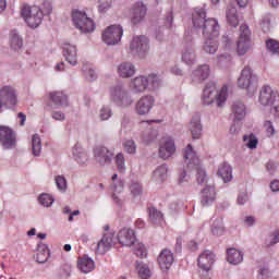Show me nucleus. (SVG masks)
<instances>
[{"label": "nucleus", "instance_id": "f257e3e1", "mask_svg": "<svg viewBox=\"0 0 279 279\" xmlns=\"http://www.w3.org/2000/svg\"><path fill=\"white\" fill-rule=\"evenodd\" d=\"M193 25L196 29H202L204 37L219 38L221 26L215 17L206 19V10L197 8L192 14Z\"/></svg>", "mask_w": 279, "mask_h": 279}, {"label": "nucleus", "instance_id": "f03ea898", "mask_svg": "<svg viewBox=\"0 0 279 279\" xmlns=\"http://www.w3.org/2000/svg\"><path fill=\"white\" fill-rule=\"evenodd\" d=\"M162 86V77L158 74L138 75L131 80L130 88L134 95H141L143 93H151L158 90Z\"/></svg>", "mask_w": 279, "mask_h": 279}, {"label": "nucleus", "instance_id": "7ed1b4c3", "mask_svg": "<svg viewBox=\"0 0 279 279\" xmlns=\"http://www.w3.org/2000/svg\"><path fill=\"white\" fill-rule=\"evenodd\" d=\"M202 101L205 106H213L215 104L217 108H223L228 101V85H223L219 90L217 84L209 82L203 89Z\"/></svg>", "mask_w": 279, "mask_h": 279}, {"label": "nucleus", "instance_id": "20e7f679", "mask_svg": "<svg viewBox=\"0 0 279 279\" xmlns=\"http://www.w3.org/2000/svg\"><path fill=\"white\" fill-rule=\"evenodd\" d=\"M238 86L245 90L250 97L258 90V76L254 74V70L251 66L246 65L242 69L238 78Z\"/></svg>", "mask_w": 279, "mask_h": 279}, {"label": "nucleus", "instance_id": "39448f33", "mask_svg": "<svg viewBox=\"0 0 279 279\" xmlns=\"http://www.w3.org/2000/svg\"><path fill=\"white\" fill-rule=\"evenodd\" d=\"M110 99L119 106V108H130L134 104V98L130 95V90L123 85H114L109 89Z\"/></svg>", "mask_w": 279, "mask_h": 279}, {"label": "nucleus", "instance_id": "423d86ee", "mask_svg": "<svg viewBox=\"0 0 279 279\" xmlns=\"http://www.w3.org/2000/svg\"><path fill=\"white\" fill-rule=\"evenodd\" d=\"M73 25L81 34H90L95 32V22L88 17L85 11L74 10L72 11Z\"/></svg>", "mask_w": 279, "mask_h": 279}, {"label": "nucleus", "instance_id": "0eeeda50", "mask_svg": "<svg viewBox=\"0 0 279 279\" xmlns=\"http://www.w3.org/2000/svg\"><path fill=\"white\" fill-rule=\"evenodd\" d=\"M22 17L32 29H36L43 23V10L38 7L24 5L21 11Z\"/></svg>", "mask_w": 279, "mask_h": 279}, {"label": "nucleus", "instance_id": "6e6552de", "mask_svg": "<svg viewBox=\"0 0 279 279\" xmlns=\"http://www.w3.org/2000/svg\"><path fill=\"white\" fill-rule=\"evenodd\" d=\"M184 158L187 161V165H193V167H196V182L198 184H206L208 180L206 177V170L199 167V158L195 154V150H193V146L191 144H189L185 148Z\"/></svg>", "mask_w": 279, "mask_h": 279}, {"label": "nucleus", "instance_id": "1a4fd4ad", "mask_svg": "<svg viewBox=\"0 0 279 279\" xmlns=\"http://www.w3.org/2000/svg\"><path fill=\"white\" fill-rule=\"evenodd\" d=\"M130 53L145 58L149 53V39L146 36H135L130 44Z\"/></svg>", "mask_w": 279, "mask_h": 279}, {"label": "nucleus", "instance_id": "9d476101", "mask_svg": "<svg viewBox=\"0 0 279 279\" xmlns=\"http://www.w3.org/2000/svg\"><path fill=\"white\" fill-rule=\"evenodd\" d=\"M123 38V27L121 25H110L102 32V41L108 46L119 45Z\"/></svg>", "mask_w": 279, "mask_h": 279}, {"label": "nucleus", "instance_id": "9b49d317", "mask_svg": "<svg viewBox=\"0 0 279 279\" xmlns=\"http://www.w3.org/2000/svg\"><path fill=\"white\" fill-rule=\"evenodd\" d=\"M250 36H252V33L250 32V27L247 25H241L240 37L238 40V56H245V53L250 51L252 47Z\"/></svg>", "mask_w": 279, "mask_h": 279}, {"label": "nucleus", "instance_id": "f8f14e48", "mask_svg": "<svg viewBox=\"0 0 279 279\" xmlns=\"http://www.w3.org/2000/svg\"><path fill=\"white\" fill-rule=\"evenodd\" d=\"M0 101L7 109L14 108L19 104L16 89L10 85L2 86L0 88Z\"/></svg>", "mask_w": 279, "mask_h": 279}, {"label": "nucleus", "instance_id": "ddd939ff", "mask_svg": "<svg viewBox=\"0 0 279 279\" xmlns=\"http://www.w3.org/2000/svg\"><path fill=\"white\" fill-rule=\"evenodd\" d=\"M279 99L278 90H275L269 85H265L259 90V97L258 101L260 106L267 107V106H274Z\"/></svg>", "mask_w": 279, "mask_h": 279}, {"label": "nucleus", "instance_id": "4468645a", "mask_svg": "<svg viewBox=\"0 0 279 279\" xmlns=\"http://www.w3.org/2000/svg\"><path fill=\"white\" fill-rule=\"evenodd\" d=\"M156 104V98L151 95L142 96L135 104V113L138 117H146L148 112H151V108Z\"/></svg>", "mask_w": 279, "mask_h": 279}, {"label": "nucleus", "instance_id": "2eb2a0df", "mask_svg": "<svg viewBox=\"0 0 279 279\" xmlns=\"http://www.w3.org/2000/svg\"><path fill=\"white\" fill-rule=\"evenodd\" d=\"M0 145L4 149H14L16 147V134L9 126L0 125Z\"/></svg>", "mask_w": 279, "mask_h": 279}, {"label": "nucleus", "instance_id": "dca6fc26", "mask_svg": "<svg viewBox=\"0 0 279 279\" xmlns=\"http://www.w3.org/2000/svg\"><path fill=\"white\" fill-rule=\"evenodd\" d=\"M175 154V142L171 137H165L159 145V158L168 160Z\"/></svg>", "mask_w": 279, "mask_h": 279}, {"label": "nucleus", "instance_id": "f3484780", "mask_svg": "<svg viewBox=\"0 0 279 279\" xmlns=\"http://www.w3.org/2000/svg\"><path fill=\"white\" fill-rule=\"evenodd\" d=\"M198 267L205 274H208L215 265V254L210 251H204L197 258Z\"/></svg>", "mask_w": 279, "mask_h": 279}, {"label": "nucleus", "instance_id": "a211bd4d", "mask_svg": "<svg viewBox=\"0 0 279 279\" xmlns=\"http://www.w3.org/2000/svg\"><path fill=\"white\" fill-rule=\"evenodd\" d=\"M147 16V7L143 2H136L131 11V23L138 25Z\"/></svg>", "mask_w": 279, "mask_h": 279}, {"label": "nucleus", "instance_id": "6ab92c4d", "mask_svg": "<svg viewBox=\"0 0 279 279\" xmlns=\"http://www.w3.org/2000/svg\"><path fill=\"white\" fill-rule=\"evenodd\" d=\"M111 182H112L111 191L113 192L112 199H113L114 204H117L118 206H121V204H123V202L121 201L119 195H120V193H123L125 183L123 182V180L119 179L118 174L112 175Z\"/></svg>", "mask_w": 279, "mask_h": 279}, {"label": "nucleus", "instance_id": "aec40b11", "mask_svg": "<svg viewBox=\"0 0 279 279\" xmlns=\"http://www.w3.org/2000/svg\"><path fill=\"white\" fill-rule=\"evenodd\" d=\"M94 156L96 159V162L104 167L105 165H110L112 162V151L107 149L105 146H98L94 150Z\"/></svg>", "mask_w": 279, "mask_h": 279}, {"label": "nucleus", "instance_id": "412c9836", "mask_svg": "<svg viewBox=\"0 0 279 279\" xmlns=\"http://www.w3.org/2000/svg\"><path fill=\"white\" fill-rule=\"evenodd\" d=\"M118 241L120 245H124L125 247H130L136 243V235L134 230L132 229H121L118 233Z\"/></svg>", "mask_w": 279, "mask_h": 279}, {"label": "nucleus", "instance_id": "4be33fe9", "mask_svg": "<svg viewBox=\"0 0 279 279\" xmlns=\"http://www.w3.org/2000/svg\"><path fill=\"white\" fill-rule=\"evenodd\" d=\"M63 58L71 66H77V46L65 43L63 45Z\"/></svg>", "mask_w": 279, "mask_h": 279}, {"label": "nucleus", "instance_id": "5701e85b", "mask_svg": "<svg viewBox=\"0 0 279 279\" xmlns=\"http://www.w3.org/2000/svg\"><path fill=\"white\" fill-rule=\"evenodd\" d=\"M173 253L170 250L165 248L158 256V263L161 271H169L171 265H173Z\"/></svg>", "mask_w": 279, "mask_h": 279}, {"label": "nucleus", "instance_id": "b1692460", "mask_svg": "<svg viewBox=\"0 0 279 279\" xmlns=\"http://www.w3.org/2000/svg\"><path fill=\"white\" fill-rule=\"evenodd\" d=\"M217 199V191L215 186L207 185L201 192V204L202 206H210Z\"/></svg>", "mask_w": 279, "mask_h": 279}, {"label": "nucleus", "instance_id": "393cba45", "mask_svg": "<svg viewBox=\"0 0 279 279\" xmlns=\"http://www.w3.org/2000/svg\"><path fill=\"white\" fill-rule=\"evenodd\" d=\"M114 245L112 233H105L101 240L97 243L95 248L96 254H106Z\"/></svg>", "mask_w": 279, "mask_h": 279}, {"label": "nucleus", "instance_id": "a878e982", "mask_svg": "<svg viewBox=\"0 0 279 279\" xmlns=\"http://www.w3.org/2000/svg\"><path fill=\"white\" fill-rule=\"evenodd\" d=\"M181 60L182 62H184V64H187L189 66L193 65L196 62L197 54L195 53V48L193 47V44H187L183 47Z\"/></svg>", "mask_w": 279, "mask_h": 279}, {"label": "nucleus", "instance_id": "bb28decb", "mask_svg": "<svg viewBox=\"0 0 279 279\" xmlns=\"http://www.w3.org/2000/svg\"><path fill=\"white\" fill-rule=\"evenodd\" d=\"M247 114V108L245 104L241 102V100H236L231 106V117H233V121H243L245 116Z\"/></svg>", "mask_w": 279, "mask_h": 279}, {"label": "nucleus", "instance_id": "cd10ccee", "mask_svg": "<svg viewBox=\"0 0 279 279\" xmlns=\"http://www.w3.org/2000/svg\"><path fill=\"white\" fill-rule=\"evenodd\" d=\"M168 178H169V166L161 165L154 170L151 181L155 184H162L163 182H167Z\"/></svg>", "mask_w": 279, "mask_h": 279}, {"label": "nucleus", "instance_id": "c85d7f7f", "mask_svg": "<svg viewBox=\"0 0 279 279\" xmlns=\"http://www.w3.org/2000/svg\"><path fill=\"white\" fill-rule=\"evenodd\" d=\"M208 77H210V66L208 64L197 66L192 73L194 82H204Z\"/></svg>", "mask_w": 279, "mask_h": 279}, {"label": "nucleus", "instance_id": "c756f323", "mask_svg": "<svg viewBox=\"0 0 279 279\" xmlns=\"http://www.w3.org/2000/svg\"><path fill=\"white\" fill-rule=\"evenodd\" d=\"M219 50V41L217 40V37L209 36L205 37V41L203 44V51L205 53H209L210 56H215L217 51Z\"/></svg>", "mask_w": 279, "mask_h": 279}, {"label": "nucleus", "instance_id": "7c9ffc66", "mask_svg": "<svg viewBox=\"0 0 279 279\" xmlns=\"http://www.w3.org/2000/svg\"><path fill=\"white\" fill-rule=\"evenodd\" d=\"M77 269L82 271V274H90V271L95 270V262L90 257H81L77 260Z\"/></svg>", "mask_w": 279, "mask_h": 279}, {"label": "nucleus", "instance_id": "2f4dec72", "mask_svg": "<svg viewBox=\"0 0 279 279\" xmlns=\"http://www.w3.org/2000/svg\"><path fill=\"white\" fill-rule=\"evenodd\" d=\"M49 99L54 104V106H59L61 108H66L69 106V97L62 92H51L49 94Z\"/></svg>", "mask_w": 279, "mask_h": 279}, {"label": "nucleus", "instance_id": "473e14b6", "mask_svg": "<svg viewBox=\"0 0 279 279\" xmlns=\"http://www.w3.org/2000/svg\"><path fill=\"white\" fill-rule=\"evenodd\" d=\"M190 132L192 134V138L197 140L202 136V118L199 116H194L190 121Z\"/></svg>", "mask_w": 279, "mask_h": 279}, {"label": "nucleus", "instance_id": "72a5a7b5", "mask_svg": "<svg viewBox=\"0 0 279 279\" xmlns=\"http://www.w3.org/2000/svg\"><path fill=\"white\" fill-rule=\"evenodd\" d=\"M120 77H132L136 74V66L131 62H122L118 65Z\"/></svg>", "mask_w": 279, "mask_h": 279}, {"label": "nucleus", "instance_id": "f704fd0d", "mask_svg": "<svg viewBox=\"0 0 279 279\" xmlns=\"http://www.w3.org/2000/svg\"><path fill=\"white\" fill-rule=\"evenodd\" d=\"M72 156H74L78 165H86V162H88V154H86L78 144L72 147Z\"/></svg>", "mask_w": 279, "mask_h": 279}, {"label": "nucleus", "instance_id": "c9c22d12", "mask_svg": "<svg viewBox=\"0 0 279 279\" xmlns=\"http://www.w3.org/2000/svg\"><path fill=\"white\" fill-rule=\"evenodd\" d=\"M227 260L230 265H241L243 263V252L236 248H229L227 251Z\"/></svg>", "mask_w": 279, "mask_h": 279}, {"label": "nucleus", "instance_id": "e433bc0d", "mask_svg": "<svg viewBox=\"0 0 279 279\" xmlns=\"http://www.w3.org/2000/svg\"><path fill=\"white\" fill-rule=\"evenodd\" d=\"M158 138V129L148 128L142 135V143L144 145H151Z\"/></svg>", "mask_w": 279, "mask_h": 279}, {"label": "nucleus", "instance_id": "4c0bfd02", "mask_svg": "<svg viewBox=\"0 0 279 279\" xmlns=\"http://www.w3.org/2000/svg\"><path fill=\"white\" fill-rule=\"evenodd\" d=\"M218 175L223 182H232V167L228 163H222L218 168Z\"/></svg>", "mask_w": 279, "mask_h": 279}, {"label": "nucleus", "instance_id": "58836bf2", "mask_svg": "<svg viewBox=\"0 0 279 279\" xmlns=\"http://www.w3.org/2000/svg\"><path fill=\"white\" fill-rule=\"evenodd\" d=\"M37 263L44 264L49 260V246L45 243H39L37 247Z\"/></svg>", "mask_w": 279, "mask_h": 279}, {"label": "nucleus", "instance_id": "ea45409f", "mask_svg": "<svg viewBox=\"0 0 279 279\" xmlns=\"http://www.w3.org/2000/svg\"><path fill=\"white\" fill-rule=\"evenodd\" d=\"M227 23L231 25V27L239 26V15L236 14V8L228 7L227 9Z\"/></svg>", "mask_w": 279, "mask_h": 279}, {"label": "nucleus", "instance_id": "a19ab883", "mask_svg": "<svg viewBox=\"0 0 279 279\" xmlns=\"http://www.w3.org/2000/svg\"><path fill=\"white\" fill-rule=\"evenodd\" d=\"M32 153L33 156L38 157L43 153V141L40 140V135L35 134L32 137Z\"/></svg>", "mask_w": 279, "mask_h": 279}, {"label": "nucleus", "instance_id": "79ce46f5", "mask_svg": "<svg viewBox=\"0 0 279 279\" xmlns=\"http://www.w3.org/2000/svg\"><path fill=\"white\" fill-rule=\"evenodd\" d=\"M10 47L14 51H19L23 47V38L16 33V31L11 32L10 34Z\"/></svg>", "mask_w": 279, "mask_h": 279}, {"label": "nucleus", "instance_id": "37998d69", "mask_svg": "<svg viewBox=\"0 0 279 279\" xmlns=\"http://www.w3.org/2000/svg\"><path fill=\"white\" fill-rule=\"evenodd\" d=\"M149 220L151 223H155V226H160L162 221H165V218L162 216V213L158 211L155 207H151L149 209Z\"/></svg>", "mask_w": 279, "mask_h": 279}, {"label": "nucleus", "instance_id": "c03bdc74", "mask_svg": "<svg viewBox=\"0 0 279 279\" xmlns=\"http://www.w3.org/2000/svg\"><path fill=\"white\" fill-rule=\"evenodd\" d=\"M243 142L248 149H256L258 147V137L253 133L243 136Z\"/></svg>", "mask_w": 279, "mask_h": 279}, {"label": "nucleus", "instance_id": "a18cd8bd", "mask_svg": "<svg viewBox=\"0 0 279 279\" xmlns=\"http://www.w3.org/2000/svg\"><path fill=\"white\" fill-rule=\"evenodd\" d=\"M38 202L45 208H51V206H53V202H56V199L50 194L44 193L38 196Z\"/></svg>", "mask_w": 279, "mask_h": 279}, {"label": "nucleus", "instance_id": "49530a36", "mask_svg": "<svg viewBox=\"0 0 279 279\" xmlns=\"http://www.w3.org/2000/svg\"><path fill=\"white\" fill-rule=\"evenodd\" d=\"M129 189L133 197H141L143 195V185L137 181H132Z\"/></svg>", "mask_w": 279, "mask_h": 279}, {"label": "nucleus", "instance_id": "de8ad7c7", "mask_svg": "<svg viewBox=\"0 0 279 279\" xmlns=\"http://www.w3.org/2000/svg\"><path fill=\"white\" fill-rule=\"evenodd\" d=\"M54 182L58 191L60 193H66V189H69V184L66 182V178L64 175H57L54 177Z\"/></svg>", "mask_w": 279, "mask_h": 279}, {"label": "nucleus", "instance_id": "09e8293b", "mask_svg": "<svg viewBox=\"0 0 279 279\" xmlns=\"http://www.w3.org/2000/svg\"><path fill=\"white\" fill-rule=\"evenodd\" d=\"M211 232L215 236H222L226 232V228L223 227V221L216 220L211 226Z\"/></svg>", "mask_w": 279, "mask_h": 279}, {"label": "nucleus", "instance_id": "8fccbe9b", "mask_svg": "<svg viewBox=\"0 0 279 279\" xmlns=\"http://www.w3.org/2000/svg\"><path fill=\"white\" fill-rule=\"evenodd\" d=\"M112 108H110V106H102L99 110L100 121H109L112 119Z\"/></svg>", "mask_w": 279, "mask_h": 279}, {"label": "nucleus", "instance_id": "3c124183", "mask_svg": "<svg viewBox=\"0 0 279 279\" xmlns=\"http://www.w3.org/2000/svg\"><path fill=\"white\" fill-rule=\"evenodd\" d=\"M116 166L120 173H125V156L123 153H119L116 156Z\"/></svg>", "mask_w": 279, "mask_h": 279}, {"label": "nucleus", "instance_id": "603ef678", "mask_svg": "<svg viewBox=\"0 0 279 279\" xmlns=\"http://www.w3.org/2000/svg\"><path fill=\"white\" fill-rule=\"evenodd\" d=\"M138 276L142 279H149L151 278V269H149V266L145 264L138 265Z\"/></svg>", "mask_w": 279, "mask_h": 279}, {"label": "nucleus", "instance_id": "864d4df0", "mask_svg": "<svg viewBox=\"0 0 279 279\" xmlns=\"http://www.w3.org/2000/svg\"><path fill=\"white\" fill-rule=\"evenodd\" d=\"M266 47L274 56L279 54V41L275 39H269L266 41Z\"/></svg>", "mask_w": 279, "mask_h": 279}, {"label": "nucleus", "instance_id": "5fc2aeb1", "mask_svg": "<svg viewBox=\"0 0 279 279\" xmlns=\"http://www.w3.org/2000/svg\"><path fill=\"white\" fill-rule=\"evenodd\" d=\"M134 253L137 255L138 258H146L147 257V248L145 247V244L137 243L134 247Z\"/></svg>", "mask_w": 279, "mask_h": 279}, {"label": "nucleus", "instance_id": "6e6d98bb", "mask_svg": "<svg viewBox=\"0 0 279 279\" xmlns=\"http://www.w3.org/2000/svg\"><path fill=\"white\" fill-rule=\"evenodd\" d=\"M191 180V177L186 174V170L179 171L177 182L179 186H185V184H189V181Z\"/></svg>", "mask_w": 279, "mask_h": 279}, {"label": "nucleus", "instance_id": "4d7b16f0", "mask_svg": "<svg viewBox=\"0 0 279 279\" xmlns=\"http://www.w3.org/2000/svg\"><path fill=\"white\" fill-rule=\"evenodd\" d=\"M126 154H136V143L133 140H128L123 144Z\"/></svg>", "mask_w": 279, "mask_h": 279}, {"label": "nucleus", "instance_id": "13d9d810", "mask_svg": "<svg viewBox=\"0 0 279 279\" xmlns=\"http://www.w3.org/2000/svg\"><path fill=\"white\" fill-rule=\"evenodd\" d=\"M112 1L114 0H99L98 10L99 12H108L112 8Z\"/></svg>", "mask_w": 279, "mask_h": 279}, {"label": "nucleus", "instance_id": "bf43d9fd", "mask_svg": "<svg viewBox=\"0 0 279 279\" xmlns=\"http://www.w3.org/2000/svg\"><path fill=\"white\" fill-rule=\"evenodd\" d=\"M43 12V16H49V14H51L53 12V5L51 4V2L49 1H45L41 4V8H39Z\"/></svg>", "mask_w": 279, "mask_h": 279}, {"label": "nucleus", "instance_id": "052dcab7", "mask_svg": "<svg viewBox=\"0 0 279 279\" xmlns=\"http://www.w3.org/2000/svg\"><path fill=\"white\" fill-rule=\"evenodd\" d=\"M230 60H231L230 52H225L217 57V64L219 66H223L226 63L230 62Z\"/></svg>", "mask_w": 279, "mask_h": 279}, {"label": "nucleus", "instance_id": "680f3d73", "mask_svg": "<svg viewBox=\"0 0 279 279\" xmlns=\"http://www.w3.org/2000/svg\"><path fill=\"white\" fill-rule=\"evenodd\" d=\"M277 243H279V233L275 232L266 241V247H274V245H277Z\"/></svg>", "mask_w": 279, "mask_h": 279}, {"label": "nucleus", "instance_id": "e2e57ef3", "mask_svg": "<svg viewBox=\"0 0 279 279\" xmlns=\"http://www.w3.org/2000/svg\"><path fill=\"white\" fill-rule=\"evenodd\" d=\"M83 71H84V75H85L86 80H88V82H95V80H97V73L92 68H89L87 70H83Z\"/></svg>", "mask_w": 279, "mask_h": 279}, {"label": "nucleus", "instance_id": "0e129e2a", "mask_svg": "<svg viewBox=\"0 0 279 279\" xmlns=\"http://www.w3.org/2000/svg\"><path fill=\"white\" fill-rule=\"evenodd\" d=\"M221 43L226 51L232 50V39L230 37H228L227 35H223L221 38Z\"/></svg>", "mask_w": 279, "mask_h": 279}, {"label": "nucleus", "instance_id": "69168bd1", "mask_svg": "<svg viewBox=\"0 0 279 279\" xmlns=\"http://www.w3.org/2000/svg\"><path fill=\"white\" fill-rule=\"evenodd\" d=\"M248 201H250V197L247 196V192H241L238 195V204H239V206H245V204H247Z\"/></svg>", "mask_w": 279, "mask_h": 279}, {"label": "nucleus", "instance_id": "338daca9", "mask_svg": "<svg viewBox=\"0 0 279 279\" xmlns=\"http://www.w3.org/2000/svg\"><path fill=\"white\" fill-rule=\"evenodd\" d=\"M271 276V272L269 271V268H260L258 270L257 279H269Z\"/></svg>", "mask_w": 279, "mask_h": 279}, {"label": "nucleus", "instance_id": "774afa93", "mask_svg": "<svg viewBox=\"0 0 279 279\" xmlns=\"http://www.w3.org/2000/svg\"><path fill=\"white\" fill-rule=\"evenodd\" d=\"M264 128L266 129L267 134L274 136L276 134V129L274 128V123L271 121H266L264 123Z\"/></svg>", "mask_w": 279, "mask_h": 279}]
</instances>
